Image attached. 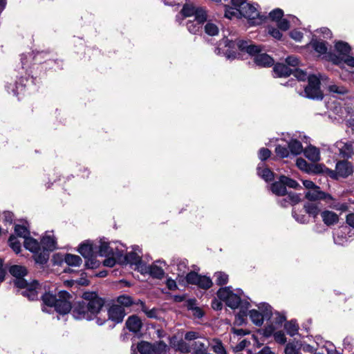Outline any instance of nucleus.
<instances>
[{"mask_svg":"<svg viewBox=\"0 0 354 354\" xmlns=\"http://www.w3.org/2000/svg\"><path fill=\"white\" fill-rule=\"evenodd\" d=\"M41 298L44 312L50 313L53 309L61 315H66L72 310V315L75 319L91 321L96 318V323L100 326L106 321L105 318L97 317L102 310L105 301L95 292H84L82 300L75 303L73 308L71 301L72 297L65 290L59 291L57 295L45 293Z\"/></svg>","mask_w":354,"mask_h":354,"instance_id":"obj_1","label":"nucleus"},{"mask_svg":"<svg viewBox=\"0 0 354 354\" xmlns=\"http://www.w3.org/2000/svg\"><path fill=\"white\" fill-rule=\"evenodd\" d=\"M10 273L15 277L14 284L17 288L22 289L19 292L26 297L29 300L34 301L38 298L37 290L39 288V283L37 281L33 280L31 283L24 279L27 274L26 267L19 265L12 266L9 269Z\"/></svg>","mask_w":354,"mask_h":354,"instance_id":"obj_2","label":"nucleus"},{"mask_svg":"<svg viewBox=\"0 0 354 354\" xmlns=\"http://www.w3.org/2000/svg\"><path fill=\"white\" fill-rule=\"evenodd\" d=\"M224 45L227 49L223 52V54L228 59H234L239 57V53L246 52L250 56L255 57L262 51L261 46L255 45L250 41L236 39L234 41L228 39H223L220 41L219 46Z\"/></svg>","mask_w":354,"mask_h":354,"instance_id":"obj_3","label":"nucleus"},{"mask_svg":"<svg viewBox=\"0 0 354 354\" xmlns=\"http://www.w3.org/2000/svg\"><path fill=\"white\" fill-rule=\"evenodd\" d=\"M305 197L310 201H324L328 205V207L346 212L348 209V205L345 203H339L335 200L330 194L322 192L319 186L307 190L305 193Z\"/></svg>","mask_w":354,"mask_h":354,"instance_id":"obj_4","label":"nucleus"},{"mask_svg":"<svg viewBox=\"0 0 354 354\" xmlns=\"http://www.w3.org/2000/svg\"><path fill=\"white\" fill-rule=\"evenodd\" d=\"M236 292H234L231 286L221 288L217 291V296L221 301L232 309L242 308L244 302H249L247 300L242 299L241 296L243 292L241 289H237Z\"/></svg>","mask_w":354,"mask_h":354,"instance_id":"obj_5","label":"nucleus"},{"mask_svg":"<svg viewBox=\"0 0 354 354\" xmlns=\"http://www.w3.org/2000/svg\"><path fill=\"white\" fill-rule=\"evenodd\" d=\"M323 173L326 174L333 179L338 177L347 178L353 173V165L347 160H339L336 163L335 170H333L323 165Z\"/></svg>","mask_w":354,"mask_h":354,"instance_id":"obj_6","label":"nucleus"},{"mask_svg":"<svg viewBox=\"0 0 354 354\" xmlns=\"http://www.w3.org/2000/svg\"><path fill=\"white\" fill-rule=\"evenodd\" d=\"M259 310H251L249 311V315L251 321L257 326H261L266 319H270L272 316V308L267 303H261L257 305Z\"/></svg>","mask_w":354,"mask_h":354,"instance_id":"obj_7","label":"nucleus"},{"mask_svg":"<svg viewBox=\"0 0 354 354\" xmlns=\"http://www.w3.org/2000/svg\"><path fill=\"white\" fill-rule=\"evenodd\" d=\"M97 247H94L93 244L86 241L80 245L78 252L80 254L88 261L86 262V266L91 268H97L99 266V262L95 261Z\"/></svg>","mask_w":354,"mask_h":354,"instance_id":"obj_8","label":"nucleus"},{"mask_svg":"<svg viewBox=\"0 0 354 354\" xmlns=\"http://www.w3.org/2000/svg\"><path fill=\"white\" fill-rule=\"evenodd\" d=\"M305 96L313 100H322L324 97L320 90V80L315 75H309L308 84L304 89Z\"/></svg>","mask_w":354,"mask_h":354,"instance_id":"obj_9","label":"nucleus"},{"mask_svg":"<svg viewBox=\"0 0 354 354\" xmlns=\"http://www.w3.org/2000/svg\"><path fill=\"white\" fill-rule=\"evenodd\" d=\"M120 246H115L113 248L110 245L109 243L100 241L99 245L98 250L96 251V253L98 254L100 257H109V256H115L119 259L123 256V252H125L126 248L122 244H120Z\"/></svg>","mask_w":354,"mask_h":354,"instance_id":"obj_10","label":"nucleus"},{"mask_svg":"<svg viewBox=\"0 0 354 354\" xmlns=\"http://www.w3.org/2000/svg\"><path fill=\"white\" fill-rule=\"evenodd\" d=\"M239 15L247 18L252 25H257L262 21L257 8L247 2L243 4V7L239 10Z\"/></svg>","mask_w":354,"mask_h":354,"instance_id":"obj_11","label":"nucleus"},{"mask_svg":"<svg viewBox=\"0 0 354 354\" xmlns=\"http://www.w3.org/2000/svg\"><path fill=\"white\" fill-rule=\"evenodd\" d=\"M181 15L184 17L194 16L200 20L207 19L206 11L201 7L195 6L193 4H185L181 10Z\"/></svg>","mask_w":354,"mask_h":354,"instance_id":"obj_12","label":"nucleus"},{"mask_svg":"<svg viewBox=\"0 0 354 354\" xmlns=\"http://www.w3.org/2000/svg\"><path fill=\"white\" fill-rule=\"evenodd\" d=\"M334 147L337 149L339 155L342 158H351L353 153L354 141H337Z\"/></svg>","mask_w":354,"mask_h":354,"instance_id":"obj_13","label":"nucleus"},{"mask_svg":"<svg viewBox=\"0 0 354 354\" xmlns=\"http://www.w3.org/2000/svg\"><path fill=\"white\" fill-rule=\"evenodd\" d=\"M133 250L127 253L125 255L121 257V263L130 264L131 266H136L142 259L140 254L141 251L139 246L134 245L132 248ZM124 252H123V254Z\"/></svg>","mask_w":354,"mask_h":354,"instance_id":"obj_14","label":"nucleus"},{"mask_svg":"<svg viewBox=\"0 0 354 354\" xmlns=\"http://www.w3.org/2000/svg\"><path fill=\"white\" fill-rule=\"evenodd\" d=\"M125 314L124 308L122 306L118 304H114L108 310V319L113 321L115 324H118L123 321Z\"/></svg>","mask_w":354,"mask_h":354,"instance_id":"obj_15","label":"nucleus"},{"mask_svg":"<svg viewBox=\"0 0 354 354\" xmlns=\"http://www.w3.org/2000/svg\"><path fill=\"white\" fill-rule=\"evenodd\" d=\"M43 250L52 251L56 248V242L52 232H46L41 240Z\"/></svg>","mask_w":354,"mask_h":354,"instance_id":"obj_16","label":"nucleus"},{"mask_svg":"<svg viewBox=\"0 0 354 354\" xmlns=\"http://www.w3.org/2000/svg\"><path fill=\"white\" fill-rule=\"evenodd\" d=\"M171 266H176L178 270V276L183 277L187 274L189 270L188 261L187 259H181L178 258H174L171 261Z\"/></svg>","mask_w":354,"mask_h":354,"instance_id":"obj_17","label":"nucleus"},{"mask_svg":"<svg viewBox=\"0 0 354 354\" xmlns=\"http://www.w3.org/2000/svg\"><path fill=\"white\" fill-rule=\"evenodd\" d=\"M254 63L261 67H270L274 64V59L266 53H259L254 58Z\"/></svg>","mask_w":354,"mask_h":354,"instance_id":"obj_18","label":"nucleus"},{"mask_svg":"<svg viewBox=\"0 0 354 354\" xmlns=\"http://www.w3.org/2000/svg\"><path fill=\"white\" fill-rule=\"evenodd\" d=\"M321 217L324 223L327 226L333 225L339 221V216L336 213L329 210L322 212Z\"/></svg>","mask_w":354,"mask_h":354,"instance_id":"obj_19","label":"nucleus"},{"mask_svg":"<svg viewBox=\"0 0 354 354\" xmlns=\"http://www.w3.org/2000/svg\"><path fill=\"white\" fill-rule=\"evenodd\" d=\"M328 59L335 64L339 65L342 63H345L351 67H354V57L350 56L349 55L346 57L341 58L337 56L335 54L330 53L328 54Z\"/></svg>","mask_w":354,"mask_h":354,"instance_id":"obj_20","label":"nucleus"},{"mask_svg":"<svg viewBox=\"0 0 354 354\" xmlns=\"http://www.w3.org/2000/svg\"><path fill=\"white\" fill-rule=\"evenodd\" d=\"M257 174L266 182L271 181L274 179V173L266 167L263 162H261L258 165Z\"/></svg>","mask_w":354,"mask_h":354,"instance_id":"obj_21","label":"nucleus"},{"mask_svg":"<svg viewBox=\"0 0 354 354\" xmlns=\"http://www.w3.org/2000/svg\"><path fill=\"white\" fill-rule=\"evenodd\" d=\"M126 326L130 331L136 333L140 330L142 322L138 317L133 315L127 319Z\"/></svg>","mask_w":354,"mask_h":354,"instance_id":"obj_22","label":"nucleus"},{"mask_svg":"<svg viewBox=\"0 0 354 354\" xmlns=\"http://www.w3.org/2000/svg\"><path fill=\"white\" fill-rule=\"evenodd\" d=\"M283 140L288 142V149L292 155L297 156L301 154L304 151L301 143L296 138H291L289 140Z\"/></svg>","mask_w":354,"mask_h":354,"instance_id":"obj_23","label":"nucleus"},{"mask_svg":"<svg viewBox=\"0 0 354 354\" xmlns=\"http://www.w3.org/2000/svg\"><path fill=\"white\" fill-rule=\"evenodd\" d=\"M308 46H310L319 55L326 54L327 52L326 42L313 37Z\"/></svg>","mask_w":354,"mask_h":354,"instance_id":"obj_24","label":"nucleus"},{"mask_svg":"<svg viewBox=\"0 0 354 354\" xmlns=\"http://www.w3.org/2000/svg\"><path fill=\"white\" fill-rule=\"evenodd\" d=\"M24 245L26 250H30L34 254L39 253L41 249V243H39L36 239L30 236L26 238Z\"/></svg>","mask_w":354,"mask_h":354,"instance_id":"obj_25","label":"nucleus"},{"mask_svg":"<svg viewBox=\"0 0 354 354\" xmlns=\"http://www.w3.org/2000/svg\"><path fill=\"white\" fill-rule=\"evenodd\" d=\"M162 263L160 261H156L153 264L149 265V270L148 274H149L153 278L160 279L165 275L164 270L158 265V263ZM165 264V263L162 261Z\"/></svg>","mask_w":354,"mask_h":354,"instance_id":"obj_26","label":"nucleus"},{"mask_svg":"<svg viewBox=\"0 0 354 354\" xmlns=\"http://www.w3.org/2000/svg\"><path fill=\"white\" fill-rule=\"evenodd\" d=\"M335 49L339 53L338 57L343 58L348 55L351 53V48L349 44L345 41H339L335 44Z\"/></svg>","mask_w":354,"mask_h":354,"instance_id":"obj_27","label":"nucleus"},{"mask_svg":"<svg viewBox=\"0 0 354 354\" xmlns=\"http://www.w3.org/2000/svg\"><path fill=\"white\" fill-rule=\"evenodd\" d=\"M273 71L278 77H288L292 73L290 69L284 64H276L273 68Z\"/></svg>","mask_w":354,"mask_h":354,"instance_id":"obj_28","label":"nucleus"},{"mask_svg":"<svg viewBox=\"0 0 354 354\" xmlns=\"http://www.w3.org/2000/svg\"><path fill=\"white\" fill-rule=\"evenodd\" d=\"M206 20L207 19L200 20L199 19H196L195 17L193 21H189L187 23V30L192 34H196L201 30L202 25Z\"/></svg>","mask_w":354,"mask_h":354,"instance_id":"obj_29","label":"nucleus"},{"mask_svg":"<svg viewBox=\"0 0 354 354\" xmlns=\"http://www.w3.org/2000/svg\"><path fill=\"white\" fill-rule=\"evenodd\" d=\"M305 156L313 162L319 161L320 159L319 151L315 147L310 146L304 151Z\"/></svg>","mask_w":354,"mask_h":354,"instance_id":"obj_30","label":"nucleus"},{"mask_svg":"<svg viewBox=\"0 0 354 354\" xmlns=\"http://www.w3.org/2000/svg\"><path fill=\"white\" fill-rule=\"evenodd\" d=\"M250 304L249 302H244L242 308L240 309L239 313L235 317V322L238 325H242L245 323L247 312Z\"/></svg>","mask_w":354,"mask_h":354,"instance_id":"obj_31","label":"nucleus"},{"mask_svg":"<svg viewBox=\"0 0 354 354\" xmlns=\"http://www.w3.org/2000/svg\"><path fill=\"white\" fill-rule=\"evenodd\" d=\"M272 192L278 196L286 195V187L279 179V181L273 183L270 186Z\"/></svg>","mask_w":354,"mask_h":354,"instance_id":"obj_32","label":"nucleus"},{"mask_svg":"<svg viewBox=\"0 0 354 354\" xmlns=\"http://www.w3.org/2000/svg\"><path fill=\"white\" fill-rule=\"evenodd\" d=\"M286 318L284 315L279 313L276 311L274 313L272 312V316L270 319H267L270 321V324L274 325L277 328L280 327L282 324L286 321Z\"/></svg>","mask_w":354,"mask_h":354,"instance_id":"obj_33","label":"nucleus"},{"mask_svg":"<svg viewBox=\"0 0 354 354\" xmlns=\"http://www.w3.org/2000/svg\"><path fill=\"white\" fill-rule=\"evenodd\" d=\"M169 351L168 346L163 341H158L153 344V353L167 354Z\"/></svg>","mask_w":354,"mask_h":354,"instance_id":"obj_34","label":"nucleus"},{"mask_svg":"<svg viewBox=\"0 0 354 354\" xmlns=\"http://www.w3.org/2000/svg\"><path fill=\"white\" fill-rule=\"evenodd\" d=\"M64 261L71 266H80L82 264V259L75 254H66L64 257Z\"/></svg>","mask_w":354,"mask_h":354,"instance_id":"obj_35","label":"nucleus"},{"mask_svg":"<svg viewBox=\"0 0 354 354\" xmlns=\"http://www.w3.org/2000/svg\"><path fill=\"white\" fill-rule=\"evenodd\" d=\"M286 333L291 337L298 333L299 326L295 320H290L284 324Z\"/></svg>","mask_w":354,"mask_h":354,"instance_id":"obj_36","label":"nucleus"},{"mask_svg":"<svg viewBox=\"0 0 354 354\" xmlns=\"http://www.w3.org/2000/svg\"><path fill=\"white\" fill-rule=\"evenodd\" d=\"M304 208L306 214H308L310 216H313V218L317 217V216L319 214L320 210L317 205L307 203L304 205Z\"/></svg>","mask_w":354,"mask_h":354,"instance_id":"obj_37","label":"nucleus"},{"mask_svg":"<svg viewBox=\"0 0 354 354\" xmlns=\"http://www.w3.org/2000/svg\"><path fill=\"white\" fill-rule=\"evenodd\" d=\"M138 352L140 354H152L153 353V344L147 342H141L137 346Z\"/></svg>","mask_w":354,"mask_h":354,"instance_id":"obj_38","label":"nucleus"},{"mask_svg":"<svg viewBox=\"0 0 354 354\" xmlns=\"http://www.w3.org/2000/svg\"><path fill=\"white\" fill-rule=\"evenodd\" d=\"M195 285L203 289H208L212 286V281L209 277L200 275Z\"/></svg>","mask_w":354,"mask_h":354,"instance_id":"obj_39","label":"nucleus"},{"mask_svg":"<svg viewBox=\"0 0 354 354\" xmlns=\"http://www.w3.org/2000/svg\"><path fill=\"white\" fill-rule=\"evenodd\" d=\"M194 354H207V348L205 344L200 340L194 342Z\"/></svg>","mask_w":354,"mask_h":354,"instance_id":"obj_40","label":"nucleus"},{"mask_svg":"<svg viewBox=\"0 0 354 354\" xmlns=\"http://www.w3.org/2000/svg\"><path fill=\"white\" fill-rule=\"evenodd\" d=\"M117 301L119 304L118 305L123 308L131 306L133 304L132 298L125 295L119 296L117 299Z\"/></svg>","mask_w":354,"mask_h":354,"instance_id":"obj_41","label":"nucleus"},{"mask_svg":"<svg viewBox=\"0 0 354 354\" xmlns=\"http://www.w3.org/2000/svg\"><path fill=\"white\" fill-rule=\"evenodd\" d=\"M9 245L17 254L21 252V243L15 235H11L8 239Z\"/></svg>","mask_w":354,"mask_h":354,"instance_id":"obj_42","label":"nucleus"},{"mask_svg":"<svg viewBox=\"0 0 354 354\" xmlns=\"http://www.w3.org/2000/svg\"><path fill=\"white\" fill-rule=\"evenodd\" d=\"M215 282L218 286H223L227 283L228 275L223 272H217L214 274Z\"/></svg>","mask_w":354,"mask_h":354,"instance_id":"obj_43","label":"nucleus"},{"mask_svg":"<svg viewBox=\"0 0 354 354\" xmlns=\"http://www.w3.org/2000/svg\"><path fill=\"white\" fill-rule=\"evenodd\" d=\"M15 232L18 236L24 238V240L30 235V232L27 227L21 225L15 226Z\"/></svg>","mask_w":354,"mask_h":354,"instance_id":"obj_44","label":"nucleus"},{"mask_svg":"<svg viewBox=\"0 0 354 354\" xmlns=\"http://www.w3.org/2000/svg\"><path fill=\"white\" fill-rule=\"evenodd\" d=\"M280 180L283 183V185L286 187V186H288L291 188L297 189L298 187H299V185L298 184V183L296 180H295L292 178H290L287 176H281Z\"/></svg>","mask_w":354,"mask_h":354,"instance_id":"obj_45","label":"nucleus"},{"mask_svg":"<svg viewBox=\"0 0 354 354\" xmlns=\"http://www.w3.org/2000/svg\"><path fill=\"white\" fill-rule=\"evenodd\" d=\"M205 31L207 35L214 36L218 33V28L215 24L207 22L205 26Z\"/></svg>","mask_w":354,"mask_h":354,"instance_id":"obj_46","label":"nucleus"},{"mask_svg":"<svg viewBox=\"0 0 354 354\" xmlns=\"http://www.w3.org/2000/svg\"><path fill=\"white\" fill-rule=\"evenodd\" d=\"M28 82L29 80L26 77H21L19 81L16 82V89H13V93L15 95H17L19 93H21L26 86V84H24V82Z\"/></svg>","mask_w":354,"mask_h":354,"instance_id":"obj_47","label":"nucleus"},{"mask_svg":"<svg viewBox=\"0 0 354 354\" xmlns=\"http://www.w3.org/2000/svg\"><path fill=\"white\" fill-rule=\"evenodd\" d=\"M328 89L330 92L339 95H344L348 92V90L346 87L343 86H339L337 84L330 85Z\"/></svg>","mask_w":354,"mask_h":354,"instance_id":"obj_48","label":"nucleus"},{"mask_svg":"<svg viewBox=\"0 0 354 354\" xmlns=\"http://www.w3.org/2000/svg\"><path fill=\"white\" fill-rule=\"evenodd\" d=\"M292 215L293 218L299 223L304 224L308 223V217L304 214L298 213L295 209H293Z\"/></svg>","mask_w":354,"mask_h":354,"instance_id":"obj_49","label":"nucleus"},{"mask_svg":"<svg viewBox=\"0 0 354 354\" xmlns=\"http://www.w3.org/2000/svg\"><path fill=\"white\" fill-rule=\"evenodd\" d=\"M275 153L281 158H287L290 153L288 147L287 148L279 145L276 147Z\"/></svg>","mask_w":354,"mask_h":354,"instance_id":"obj_50","label":"nucleus"},{"mask_svg":"<svg viewBox=\"0 0 354 354\" xmlns=\"http://www.w3.org/2000/svg\"><path fill=\"white\" fill-rule=\"evenodd\" d=\"M142 304V310L146 314L149 318H156L158 317V310L155 308L149 309L143 302Z\"/></svg>","mask_w":354,"mask_h":354,"instance_id":"obj_51","label":"nucleus"},{"mask_svg":"<svg viewBox=\"0 0 354 354\" xmlns=\"http://www.w3.org/2000/svg\"><path fill=\"white\" fill-rule=\"evenodd\" d=\"M135 270H138L142 274H148L149 270V265H147L141 259L140 262L135 266Z\"/></svg>","mask_w":354,"mask_h":354,"instance_id":"obj_52","label":"nucleus"},{"mask_svg":"<svg viewBox=\"0 0 354 354\" xmlns=\"http://www.w3.org/2000/svg\"><path fill=\"white\" fill-rule=\"evenodd\" d=\"M106 259H105L103 261V265L106 267L112 268L113 267L117 261H119L121 263L122 259H119L115 256H109L106 257Z\"/></svg>","mask_w":354,"mask_h":354,"instance_id":"obj_53","label":"nucleus"},{"mask_svg":"<svg viewBox=\"0 0 354 354\" xmlns=\"http://www.w3.org/2000/svg\"><path fill=\"white\" fill-rule=\"evenodd\" d=\"M269 15L272 20L275 21L277 23L278 21H279L283 17V12L280 8H276L271 11Z\"/></svg>","mask_w":354,"mask_h":354,"instance_id":"obj_54","label":"nucleus"},{"mask_svg":"<svg viewBox=\"0 0 354 354\" xmlns=\"http://www.w3.org/2000/svg\"><path fill=\"white\" fill-rule=\"evenodd\" d=\"M200 274L197 272L191 271L186 274L185 279L188 283L195 285L198 279Z\"/></svg>","mask_w":354,"mask_h":354,"instance_id":"obj_55","label":"nucleus"},{"mask_svg":"<svg viewBox=\"0 0 354 354\" xmlns=\"http://www.w3.org/2000/svg\"><path fill=\"white\" fill-rule=\"evenodd\" d=\"M45 251L46 250H44L43 252H39V253L35 254V261L37 263L44 264L47 262L48 259V254Z\"/></svg>","mask_w":354,"mask_h":354,"instance_id":"obj_56","label":"nucleus"},{"mask_svg":"<svg viewBox=\"0 0 354 354\" xmlns=\"http://www.w3.org/2000/svg\"><path fill=\"white\" fill-rule=\"evenodd\" d=\"M176 349L183 353H189L191 351L190 346L183 340L178 342L176 344Z\"/></svg>","mask_w":354,"mask_h":354,"instance_id":"obj_57","label":"nucleus"},{"mask_svg":"<svg viewBox=\"0 0 354 354\" xmlns=\"http://www.w3.org/2000/svg\"><path fill=\"white\" fill-rule=\"evenodd\" d=\"M288 204L295 205L301 201L300 196L296 193L290 192L288 194Z\"/></svg>","mask_w":354,"mask_h":354,"instance_id":"obj_58","label":"nucleus"},{"mask_svg":"<svg viewBox=\"0 0 354 354\" xmlns=\"http://www.w3.org/2000/svg\"><path fill=\"white\" fill-rule=\"evenodd\" d=\"M292 74H293L294 76L300 81H304L306 79L308 80L309 77L305 71L298 68H296L294 71H292Z\"/></svg>","mask_w":354,"mask_h":354,"instance_id":"obj_59","label":"nucleus"},{"mask_svg":"<svg viewBox=\"0 0 354 354\" xmlns=\"http://www.w3.org/2000/svg\"><path fill=\"white\" fill-rule=\"evenodd\" d=\"M278 28L283 31H286L289 29L290 26V21L286 18H281L277 22Z\"/></svg>","mask_w":354,"mask_h":354,"instance_id":"obj_60","label":"nucleus"},{"mask_svg":"<svg viewBox=\"0 0 354 354\" xmlns=\"http://www.w3.org/2000/svg\"><path fill=\"white\" fill-rule=\"evenodd\" d=\"M276 329L277 328L274 325L270 324L262 330L263 335L266 337H270L271 335L274 336Z\"/></svg>","mask_w":354,"mask_h":354,"instance_id":"obj_61","label":"nucleus"},{"mask_svg":"<svg viewBox=\"0 0 354 354\" xmlns=\"http://www.w3.org/2000/svg\"><path fill=\"white\" fill-rule=\"evenodd\" d=\"M274 340L281 344H284L286 342V337L283 331H277L274 333Z\"/></svg>","mask_w":354,"mask_h":354,"instance_id":"obj_62","label":"nucleus"},{"mask_svg":"<svg viewBox=\"0 0 354 354\" xmlns=\"http://www.w3.org/2000/svg\"><path fill=\"white\" fill-rule=\"evenodd\" d=\"M268 32L272 37L278 40H280L282 37L281 32L274 27L269 26L268 28Z\"/></svg>","mask_w":354,"mask_h":354,"instance_id":"obj_63","label":"nucleus"},{"mask_svg":"<svg viewBox=\"0 0 354 354\" xmlns=\"http://www.w3.org/2000/svg\"><path fill=\"white\" fill-rule=\"evenodd\" d=\"M213 351L216 354H227L222 343L221 342H218L214 344L212 347Z\"/></svg>","mask_w":354,"mask_h":354,"instance_id":"obj_64","label":"nucleus"}]
</instances>
